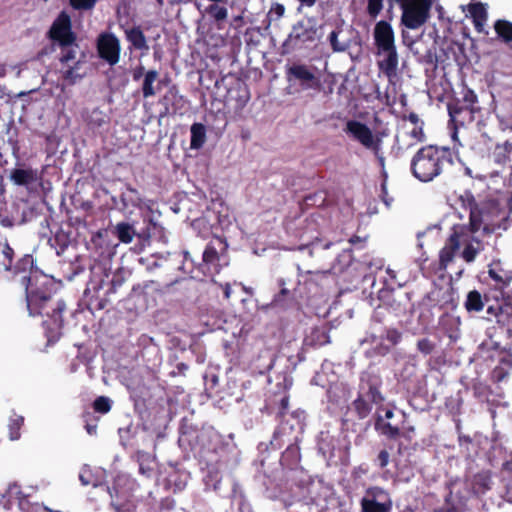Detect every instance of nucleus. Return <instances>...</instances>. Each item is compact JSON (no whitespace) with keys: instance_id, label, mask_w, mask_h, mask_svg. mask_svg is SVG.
Segmentation results:
<instances>
[{"instance_id":"nucleus-1","label":"nucleus","mask_w":512,"mask_h":512,"mask_svg":"<svg viewBox=\"0 0 512 512\" xmlns=\"http://www.w3.org/2000/svg\"><path fill=\"white\" fill-rule=\"evenodd\" d=\"M178 444L206 466L218 463L219 454L225 449L222 436L213 427H198L186 418L179 428Z\"/></svg>"},{"instance_id":"nucleus-2","label":"nucleus","mask_w":512,"mask_h":512,"mask_svg":"<svg viewBox=\"0 0 512 512\" xmlns=\"http://www.w3.org/2000/svg\"><path fill=\"white\" fill-rule=\"evenodd\" d=\"M25 287L27 308L31 316L46 315L50 317L57 327H61L62 313L65 310V303L51 301V281L36 271H29L28 275L21 278Z\"/></svg>"},{"instance_id":"nucleus-3","label":"nucleus","mask_w":512,"mask_h":512,"mask_svg":"<svg viewBox=\"0 0 512 512\" xmlns=\"http://www.w3.org/2000/svg\"><path fill=\"white\" fill-rule=\"evenodd\" d=\"M462 207L469 209V230L472 233L481 228L487 234L494 233L501 228V222L507 215L495 195H488L477 200L472 192L465 191L459 197Z\"/></svg>"},{"instance_id":"nucleus-4","label":"nucleus","mask_w":512,"mask_h":512,"mask_svg":"<svg viewBox=\"0 0 512 512\" xmlns=\"http://www.w3.org/2000/svg\"><path fill=\"white\" fill-rule=\"evenodd\" d=\"M452 165L453 155L449 147L429 144L414 154L410 171L417 180L428 183L441 176Z\"/></svg>"},{"instance_id":"nucleus-5","label":"nucleus","mask_w":512,"mask_h":512,"mask_svg":"<svg viewBox=\"0 0 512 512\" xmlns=\"http://www.w3.org/2000/svg\"><path fill=\"white\" fill-rule=\"evenodd\" d=\"M488 274L495 281V287L501 291L502 298L487 308V320L493 317L506 334L512 339V271L503 270L499 264L490 267Z\"/></svg>"},{"instance_id":"nucleus-6","label":"nucleus","mask_w":512,"mask_h":512,"mask_svg":"<svg viewBox=\"0 0 512 512\" xmlns=\"http://www.w3.org/2000/svg\"><path fill=\"white\" fill-rule=\"evenodd\" d=\"M162 273L166 278L165 290H162V293L167 296L173 284L181 283L186 279V275L194 278L195 263L186 251H166V256L162 255Z\"/></svg>"},{"instance_id":"nucleus-7","label":"nucleus","mask_w":512,"mask_h":512,"mask_svg":"<svg viewBox=\"0 0 512 512\" xmlns=\"http://www.w3.org/2000/svg\"><path fill=\"white\" fill-rule=\"evenodd\" d=\"M306 414L303 410H295L283 419H278L280 424L273 433L270 444L273 449H280L285 443L284 437L290 438L294 432H303Z\"/></svg>"},{"instance_id":"nucleus-8","label":"nucleus","mask_w":512,"mask_h":512,"mask_svg":"<svg viewBox=\"0 0 512 512\" xmlns=\"http://www.w3.org/2000/svg\"><path fill=\"white\" fill-rule=\"evenodd\" d=\"M134 481L126 474H119L112 488H107L111 496V505L117 512H131L133 504L130 501Z\"/></svg>"},{"instance_id":"nucleus-9","label":"nucleus","mask_w":512,"mask_h":512,"mask_svg":"<svg viewBox=\"0 0 512 512\" xmlns=\"http://www.w3.org/2000/svg\"><path fill=\"white\" fill-rule=\"evenodd\" d=\"M491 88L496 117L502 124L512 129V86L493 83Z\"/></svg>"},{"instance_id":"nucleus-10","label":"nucleus","mask_w":512,"mask_h":512,"mask_svg":"<svg viewBox=\"0 0 512 512\" xmlns=\"http://www.w3.org/2000/svg\"><path fill=\"white\" fill-rule=\"evenodd\" d=\"M382 378L375 371H364L360 375L357 395L370 400L376 406L381 405L385 397L381 391Z\"/></svg>"},{"instance_id":"nucleus-11","label":"nucleus","mask_w":512,"mask_h":512,"mask_svg":"<svg viewBox=\"0 0 512 512\" xmlns=\"http://www.w3.org/2000/svg\"><path fill=\"white\" fill-rule=\"evenodd\" d=\"M345 132L350 134L365 148L371 150L374 155H378L381 150L382 140L379 137H375L372 130L366 124L357 120H349L346 123Z\"/></svg>"},{"instance_id":"nucleus-12","label":"nucleus","mask_w":512,"mask_h":512,"mask_svg":"<svg viewBox=\"0 0 512 512\" xmlns=\"http://www.w3.org/2000/svg\"><path fill=\"white\" fill-rule=\"evenodd\" d=\"M361 512H390L392 501L387 491L378 486L366 489L360 501Z\"/></svg>"},{"instance_id":"nucleus-13","label":"nucleus","mask_w":512,"mask_h":512,"mask_svg":"<svg viewBox=\"0 0 512 512\" xmlns=\"http://www.w3.org/2000/svg\"><path fill=\"white\" fill-rule=\"evenodd\" d=\"M467 230L468 228L466 226H454L452 228V233L439 252L440 270H445L448 267L453 261L455 253L459 250L461 243L467 241Z\"/></svg>"},{"instance_id":"nucleus-14","label":"nucleus","mask_w":512,"mask_h":512,"mask_svg":"<svg viewBox=\"0 0 512 512\" xmlns=\"http://www.w3.org/2000/svg\"><path fill=\"white\" fill-rule=\"evenodd\" d=\"M49 37L59 46H70L76 40V36L72 31L70 16L61 12L54 20L50 30Z\"/></svg>"},{"instance_id":"nucleus-15","label":"nucleus","mask_w":512,"mask_h":512,"mask_svg":"<svg viewBox=\"0 0 512 512\" xmlns=\"http://www.w3.org/2000/svg\"><path fill=\"white\" fill-rule=\"evenodd\" d=\"M220 256L217 248L212 242L207 244L203 254L202 263L195 265L194 279H202L203 277H214L221 270L219 263Z\"/></svg>"},{"instance_id":"nucleus-16","label":"nucleus","mask_w":512,"mask_h":512,"mask_svg":"<svg viewBox=\"0 0 512 512\" xmlns=\"http://www.w3.org/2000/svg\"><path fill=\"white\" fill-rule=\"evenodd\" d=\"M14 250L10 247L6 240L0 239V266L6 271L14 273L26 272L32 266V257L25 255L15 264H13Z\"/></svg>"},{"instance_id":"nucleus-17","label":"nucleus","mask_w":512,"mask_h":512,"mask_svg":"<svg viewBox=\"0 0 512 512\" xmlns=\"http://www.w3.org/2000/svg\"><path fill=\"white\" fill-rule=\"evenodd\" d=\"M286 77L289 82L297 80L304 90L320 88V80L304 64H293L286 70Z\"/></svg>"},{"instance_id":"nucleus-18","label":"nucleus","mask_w":512,"mask_h":512,"mask_svg":"<svg viewBox=\"0 0 512 512\" xmlns=\"http://www.w3.org/2000/svg\"><path fill=\"white\" fill-rule=\"evenodd\" d=\"M492 162L496 167L491 168L486 173L483 174H472V170L470 168H466L465 172L472 178H477L480 180H485L487 178H495L498 177L505 166L511 162V157L506 154V148L502 147L500 144H497L494 148L491 159H489V163Z\"/></svg>"},{"instance_id":"nucleus-19","label":"nucleus","mask_w":512,"mask_h":512,"mask_svg":"<svg viewBox=\"0 0 512 512\" xmlns=\"http://www.w3.org/2000/svg\"><path fill=\"white\" fill-rule=\"evenodd\" d=\"M394 417V412L391 409H386L384 416L378 414L375 418L374 428L381 435L388 440H398L403 432L398 423H394L391 419Z\"/></svg>"},{"instance_id":"nucleus-20","label":"nucleus","mask_w":512,"mask_h":512,"mask_svg":"<svg viewBox=\"0 0 512 512\" xmlns=\"http://www.w3.org/2000/svg\"><path fill=\"white\" fill-rule=\"evenodd\" d=\"M373 36L379 55H381L384 50L396 47L393 28L391 24L385 20H381L375 24Z\"/></svg>"},{"instance_id":"nucleus-21","label":"nucleus","mask_w":512,"mask_h":512,"mask_svg":"<svg viewBox=\"0 0 512 512\" xmlns=\"http://www.w3.org/2000/svg\"><path fill=\"white\" fill-rule=\"evenodd\" d=\"M97 47L100 57L110 65H115L119 61L120 45L114 35L102 34L98 39Z\"/></svg>"},{"instance_id":"nucleus-22","label":"nucleus","mask_w":512,"mask_h":512,"mask_svg":"<svg viewBox=\"0 0 512 512\" xmlns=\"http://www.w3.org/2000/svg\"><path fill=\"white\" fill-rule=\"evenodd\" d=\"M481 110L477 109H466L462 106H454L448 104V113L450 116V122L453 123L454 127L465 126L475 121V114L480 113Z\"/></svg>"},{"instance_id":"nucleus-23","label":"nucleus","mask_w":512,"mask_h":512,"mask_svg":"<svg viewBox=\"0 0 512 512\" xmlns=\"http://www.w3.org/2000/svg\"><path fill=\"white\" fill-rule=\"evenodd\" d=\"M287 442H289V445L282 453L280 463L288 469H294L301 460L300 448L296 443L297 437L293 436L292 438H288Z\"/></svg>"},{"instance_id":"nucleus-24","label":"nucleus","mask_w":512,"mask_h":512,"mask_svg":"<svg viewBox=\"0 0 512 512\" xmlns=\"http://www.w3.org/2000/svg\"><path fill=\"white\" fill-rule=\"evenodd\" d=\"M10 180L18 186H26L36 183L40 180V176L36 169L31 167L16 168L10 173Z\"/></svg>"},{"instance_id":"nucleus-25","label":"nucleus","mask_w":512,"mask_h":512,"mask_svg":"<svg viewBox=\"0 0 512 512\" xmlns=\"http://www.w3.org/2000/svg\"><path fill=\"white\" fill-rule=\"evenodd\" d=\"M385 54V58L378 61L379 69L388 77L396 76L398 69V53L396 47L382 51Z\"/></svg>"},{"instance_id":"nucleus-26","label":"nucleus","mask_w":512,"mask_h":512,"mask_svg":"<svg viewBox=\"0 0 512 512\" xmlns=\"http://www.w3.org/2000/svg\"><path fill=\"white\" fill-rule=\"evenodd\" d=\"M385 54V58L378 61L379 69L388 77L396 76L398 69V53L396 47L382 51Z\"/></svg>"},{"instance_id":"nucleus-27","label":"nucleus","mask_w":512,"mask_h":512,"mask_svg":"<svg viewBox=\"0 0 512 512\" xmlns=\"http://www.w3.org/2000/svg\"><path fill=\"white\" fill-rule=\"evenodd\" d=\"M317 28L314 25H306L303 21L297 22L292 27L289 35L291 39L306 43L313 42L316 39Z\"/></svg>"},{"instance_id":"nucleus-28","label":"nucleus","mask_w":512,"mask_h":512,"mask_svg":"<svg viewBox=\"0 0 512 512\" xmlns=\"http://www.w3.org/2000/svg\"><path fill=\"white\" fill-rule=\"evenodd\" d=\"M492 477L490 471H481L470 480V486L473 494L476 496L484 495L492 487Z\"/></svg>"},{"instance_id":"nucleus-29","label":"nucleus","mask_w":512,"mask_h":512,"mask_svg":"<svg viewBox=\"0 0 512 512\" xmlns=\"http://www.w3.org/2000/svg\"><path fill=\"white\" fill-rule=\"evenodd\" d=\"M188 474L185 471L171 467V471L166 475L165 489H171L173 492L181 491L187 483Z\"/></svg>"},{"instance_id":"nucleus-30","label":"nucleus","mask_w":512,"mask_h":512,"mask_svg":"<svg viewBox=\"0 0 512 512\" xmlns=\"http://www.w3.org/2000/svg\"><path fill=\"white\" fill-rule=\"evenodd\" d=\"M450 105L462 106V108L466 109L472 108L481 110L476 93L466 85L462 87L460 97L456 98Z\"/></svg>"},{"instance_id":"nucleus-31","label":"nucleus","mask_w":512,"mask_h":512,"mask_svg":"<svg viewBox=\"0 0 512 512\" xmlns=\"http://www.w3.org/2000/svg\"><path fill=\"white\" fill-rule=\"evenodd\" d=\"M330 342L329 331L325 327H314L306 335L304 343L310 347H321Z\"/></svg>"},{"instance_id":"nucleus-32","label":"nucleus","mask_w":512,"mask_h":512,"mask_svg":"<svg viewBox=\"0 0 512 512\" xmlns=\"http://www.w3.org/2000/svg\"><path fill=\"white\" fill-rule=\"evenodd\" d=\"M469 13L473 20L475 30L479 33L484 32V26L487 21V10L483 3H471L469 4Z\"/></svg>"},{"instance_id":"nucleus-33","label":"nucleus","mask_w":512,"mask_h":512,"mask_svg":"<svg viewBox=\"0 0 512 512\" xmlns=\"http://www.w3.org/2000/svg\"><path fill=\"white\" fill-rule=\"evenodd\" d=\"M228 2H212L205 8V13L209 19L213 20L220 28L228 17Z\"/></svg>"},{"instance_id":"nucleus-34","label":"nucleus","mask_w":512,"mask_h":512,"mask_svg":"<svg viewBox=\"0 0 512 512\" xmlns=\"http://www.w3.org/2000/svg\"><path fill=\"white\" fill-rule=\"evenodd\" d=\"M278 285L280 291L274 296L271 304L274 307L285 308L294 300V295L291 290L285 288L284 279H279Z\"/></svg>"},{"instance_id":"nucleus-35","label":"nucleus","mask_w":512,"mask_h":512,"mask_svg":"<svg viewBox=\"0 0 512 512\" xmlns=\"http://www.w3.org/2000/svg\"><path fill=\"white\" fill-rule=\"evenodd\" d=\"M373 405L375 404L370 400L359 395L352 402L353 411L359 420L366 419L371 414Z\"/></svg>"},{"instance_id":"nucleus-36","label":"nucleus","mask_w":512,"mask_h":512,"mask_svg":"<svg viewBox=\"0 0 512 512\" xmlns=\"http://www.w3.org/2000/svg\"><path fill=\"white\" fill-rule=\"evenodd\" d=\"M191 141L190 147L192 149H200L206 141V128L202 123H194L191 126Z\"/></svg>"},{"instance_id":"nucleus-37","label":"nucleus","mask_w":512,"mask_h":512,"mask_svg":"<svg viewBox=\"0 0 512 512\" xmlns=\"http://www.w3.org/2000/svg\"><path fill=\"white\" fill-rule=\"evenodd\" d=\"M405 135L411 138V141L406 145V148L412 147L420 142H424L426 139L423 126H413L410 130L405 132ZM396 142L398 149H405L401 146L399 136H396Z\"/></svg>"},{"instance_id":"nucleus-38","label":"nucleus","mask_w":512,"mask_h":512,"mask_svg":"<svg viewBox=\"0 0 512 512\" xmlns=\"http://www.w3.org/2000/svg\"><path fill=\"white\" fill-rule=\"evenodd\" d=\"M464 306L469 313L480 312L484 308V300L481 293L477 290L470 291L467 294Z\"/></svg>"},{"instance_id":"nucleus-39","label":"nucleus","mask_w":512,"mask_h":512,"mask_svg":"<svg viewBox=\"0 0 512 512\" xmlns=\"http://www.w3.org/2000/svg\"><path fill=\"white\" fill-rule=\"evenodd\" d=\"M494 29L498 37L504 42L509 43L512 41V22L508 20H497L494 24Z\"/></svg>"},{"instance_id":"nucleus-40","label":"nucleus","mask_w":512,"mask_h":512,"mask_svg":"<svg viewBox=\"0 0 512 512\" xmlns=\"http://www.w3.org/2000/svg\"><path fill=\"white\" fill-rule=\"evenodd\" d=\"M231 501L232 506L237 508V512H253L251 505L247 501L245 495L237 488L233 489Z\"/></svg>"},{"instance_id":"nucleus-41","label":"nucleus","mask_w":512,"mask_h":512,"mask_svg":"<svg viewBox=\"0 0 512 512\" xmlns=\"http://www.w3.org/2000/svg\"><path fill=\"white\" fill-rule=\"evenodd\" d=\"M502 475H503V480L507 481V483H506L507 500L511 502L512 501V453L510 454V458L503 463Z\"/></svg>"},{"instance_id":"nucleus-42","label":"nucleus","mask_w":512,"mask_h":512,"mask_svg":"<svg viewBox=\"0 0 512 512\" xmlns=\"http://www.w3.org/2000/svg\"><path fill=\"white\" fill-rule=\"evenodd\" d=\"M116 235L121 242L131 243L135 236V231L130 224L122 222L116 226Z\"/></svg>"},{"instance_id":"nucleus-43","label":"nucleus","mask_w":512,"mask_h":512,"mask_svg":"<svg viewBox=\"0 0 512 512\" xmlns=\"http://www.w3.org/2000/svg\"><path fill=\"white\" fill-rule=\"evenodd\" d=\"M126 36L129 42L137 48V49H144L147 48L145 37L142 33V31L139 28H131L129 30H126Z\"/></svg>"},{"instance_id":"nucleus-44","label":"nucleus","mask_w":512,"mask_h":512,"mask_svg":"<svg viewBox=\"0 0 512 512\" xmlns=\"http://www.w3.org/2000/svg\"><path fill=\"white\" fill-rule=\"evenodd\" d=\"M473 240L475 241L476 246L472 242L467 243L462 252V258L468 263L473 262L477 256V254L482 249L481 241L478 239H473Z\"/></svg>"},{"instance_id":"nucleus-45","label":"nucleus","mask_w":512,"mask_h":512,"mask_svg":"<svg viewBox=\"0 0 512 512\" xmlns=\"http://www.w3.org/2000/svg\"><path fill=\"white\" fill-rule=\"evenodd\" d=\"M139 469L142 474H148L153 467L150 464L157 465L155 456L146 452L138 453Z\"/></svg>"},{"instance_id":"nucleus-46","label":"nucleus","mask_w":512,"mask_h":512,"mask_svg":"<svg viewBox=\"0 0 512 512\" xmlns=\"http://www.w3.org/2000/svg\"><path fill=\"white\" fill-rule=\"evenodd\" d=\"M24 423V418L19 415H14L9 421V437L11 440H18L20 438V428Z\"/></svg>"},{"instance_id":"nucleus-47","label":"nucleus","mask_w":512,"mask_h":512,"mask_svg":"<svg viewBox=\"0 0 512 512\" xmlns=\"http://www.w3.org/2000/svg\"><path fill=\"white\" fill-rule=\"evenodd\" d=\"M157 79V72L156 71H149L144 78L143 81V94L145 97H149L155 94V91L153 89V83Z\"/></svg>"},{"instance_id":"nucleus-48","label":"nucleus","mask_w":512,"mask_h":512,"mask_svg":"<svg viewBox=\"0 0 512 512\" xmlns=\"http://www.w3.org/2000/svg\"><path fill=\"white\" fill-rule=\"evenodd\" d=\"M290 396L288 393L284 392L281 394L279 400L275 403L277 404V412L276 418L283 419L287 416V410L289 407Z\"/></svg>"},{"instance_id":"nucleus-49","label":"nucleus","mask_w":512,"mask_h":512,"mask_svg":"<svg viewBox=\"0 0 512 512\" xmlns=\"http://www.w3.org/2000/svg\"><path fill=\"white\" fill-rule=\"evenodd\" d=\"M384 8V0H367L366 13L371 19H376Z\"/></svg>"},{"instance_id":"nucleus-50","label":"nucleus","mask_w":512,"mask_h":512,"mask_svg":"<svg viewBox=\"0 0 512 512\" xmlns=\"http://www.w3.org/2000/svg\"><path fill=\"white\" fill-rule=\"evenodd\" d=\"M79 480L83 486L92 485L94 487H98L100 485V483L94 479L91 469L86 465L82 467L79 473Z\"/></svg>"},{"instance_id":"nucleus-51","label":"nucleus","mask_w":512,"mask_h":512,"mask_svg":"<svg viewBox=\"0 0 512 512\" xmlns=\"http://www.w3.org/2000/svg\"><path fill=\"white\" fill-rule=\"evenodd\" d=\"M381 340L387 341L392 347L398 345L402 340V333L396 328H389L385 331V336Z\"/></svg>"},{"instance_id":"nucleus-52","label":"nucleus","mask_w":512,"mask_h":512,"mask_svg":"<svg viewBox=\"0 0 512 512\" xmlns=\"http://www.w3.org/2000/svg\"><path fill=\"white\" fill-rule=\"evenodd\" d=\"M79 61L76 62L75 66L69 67L65 71H63V78L69 82V84H74L77 80L83 77V74L79 73Z\"/></svg>"},{"instance_id":"nucleus-53","label":"nucleus","mask_w":512,"mask_h":512,"mask_svg":"<svg viewBox=\"0 0 512 512\" xmlns=\"http://www.w3.org/2000/svg\"><path fill=\"white\" fill-rule=\"evenodd\" d=\"M342 29L337 28L336 30H333L329 35V42L331 45V48L334 52H343L347 49V45L342 44L338 41V36L341 33Z\"/></svg>"},{"instance_id":"nucleus-54","label":"nucleus","mask_w":512,"mask_h":512,"mask_svg":"<svg viewBox=\"0 0 512 512\" xmlns=\"http://www.w3.org/2000/svg\"><path fill=\"white\" fill-rule=\"evenodd\" d=\"M111 404L112 401L108 397L100 396L94 401L93 407L96 412L105 414L110 411Z\"/></svg>"},{"instance_id":"nucleus-55","label":"nucleus","mask_w":512,"mask_h":512,"mask_svg":"<svg viewBox=\"0 0 512 512\" xmlns=\"http://www.w3.org/2000/svg\"><path fill=\"white\" fill-rule=\"evenodd\" d=\"M62 52L60 61L62 63H69L70 61H73L76 58V50L77 46L75 45V42L71 44L70 46H61Z\"/></svg>"},{"instance_id":"nucleus-56","label":"nucleus","mask_w":512,"mask_h":512,"mask_svg":"<svg viewBox=\"0 0 512 512\" xmlns=\"http://www.w3.org/2000/svg\"><path fill=\"white\" fill-rule=\"evenodd\" d=\"M166 338L167 346L169 349H177L181 352L186 350V343L178 336L167 334Z\"/></svg>"},{"instance_id":"nucleus-57","label":"nucleus","mask_w":512,"mask_h":512,"mask_svg":"<svg viewBox=\"0 0 512 512\" xmlns=\"http://www.w3.org/2000/svg\"><path fill=\"white\" fill-rule=\"evenodd\" d=\"M250 94L246 85H239L237 89V108H243L249 101Z\"/></svg>"},{"instance_id":"nucleus-58","label":"nucleus","mask_w":512,"mask_h":512,"mask_svg":"<svg viewBox=\"0 0 512 512\" xmlns=\"http://www.w3.org/2000/svg\"><path fill=\"white\" fill-rule=\"evenodd\" d=\"M417 349L424 355L431 354L435 349V344L428 338H422L417 341Z\"/></svg>"},{"instance_id":"nucleus-59","label":"nucleus","mask_w":512,"mask_h":512,"mask_svg":"<svg viewBox=\"0 0 512 512\" xmlns=\"http://www.w3.org/2000/svg\"><path fill=\"white\" fill-rule=\"evenodd\" d=\"M337 262L341 266L339 270L341 271L344 267H348L353 262V254L352 249H344L343 252L337 257Z\"/></svg>"},{"instance_id":"nucleus-60","label":"nucleus","mask_w":512,"mask_h":512,"mask_svg":"<svg viewBox=\"0 0 512 512\" xmlns=\"http://www.w3.org/2000/svg\"><path fill=\"white\" fill-rule=\"evenodd\" d=\"M97 0H70V4L74 9L77 10H89L92 9Z\"/></svg>"},{"instance_id":"nucleus-61","label":"nucleus","mask_w":512,"mask_h":512,"mask_svg":"<svg viewBox=\"0 0 512 512\" xmlns=\"http://www.w3.org/2000/svg\"><path fill=\"white\" fill-rule=\"evenodd\" d=\"M367 237H361L358 235H353L349 238L348 242L353 246L355 249L361 250L364 249L366 246Z\"/></svg>"},{"instance_id":"nucleus-62","label":"nucleus","mask_w":512,"mask_h":512,"mask_svg":"<svg viewBox=\"0 0 512 512\" xmlns=\"http://www.w3.org/2000/svg\"><path fill=\"white\" fill-rule=\"evenodd\" d=\"M499 363L506 368H512V353L506 350H501Z\"/></svg>"},{"instance_id":"nucleus-63","label":"nucleus","mask_w":512,"mask_h":512,"mask_svg":"<svg viewBox=\"0 0 512 512\" xmlns=\"http://www.w3.org/2000/svg\"><path fill=\"white\" fill-rule=\"evenodd\" d=\"M392 346L389 343H384L382 340L378 345L374 347V353L378 356H385L392 350Z\"/></svg>"},{"instance_id":"nucleus-64","label":"nucleus","mask_w":512,"mask_h":512,"mask_svg":"<svg viewBox=\"0 0 512 512\" xmlns=\"http://www.w3.org/2000/svg\"><path fill=\"white\" fill-rule=\"evenodd\" d=\"M390 455L386 449L381 450L377 455V465L379 468H385L389 463Z\"/></svg>"}]
</instances>
